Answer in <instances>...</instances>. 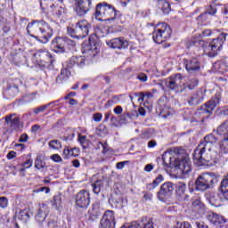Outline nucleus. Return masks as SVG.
Here are the masks:
<instances>
[{"label":"nucleus","mask_w":228,"mask_h":228,"mask_svg":"<svg viewBox=\"0 0 228 228\" xmlns=\"http://www.w3.org/2000/svg\"><path fill=\"white\" fill-rule=\"evenodd\" d=\"M173 152L177 156L176 159H178V163H174L175 160H172L170 152L166 151L162 155V160L165 167L167 168H174L175 167L180 170L183 175H190V174H191V161L190 160V156H188L186 151L182 148H175Z\"/></svg>","instance_id":"f257e3e1"},{"label":"nucleus","mask_w":228,"mask_h":228,"mask_svg":"<svg viewBox=\"0 0 228 228\" xmlns=\"http://www.w3.org/2000/svg\"><path fill=\"white\" fill-rule=\"evenodd\" d=\"M27 33L41 44H47L53 35V28L44 20H34L28 24Z\"/></svg>","instance_id":"f03ea898"},{"label":"nucleus","mask_w":228,"mask_h":228,"mask_svg":"<svg viewBox=\"0 0 228 228\" xmlns=\"http://www.w3.org/2000/svg\"><path fill=\"white\" fill-rule=\"evenodd\" d=\"M212 150L208 148L206 144H199L192 154L194 164L198 165V167H204L210 161L216 163L218 154L215 151H212Z\"/></svg>","instance_id":"7ed1b4c3"},{"label":"nucleus","mask_w":228,"mask_h":228,"mask_svg":"<svg viewBox=\"0 0 228 228\" xmlns=\"http://www.w3.org/2000/svg\"><path fill=\"white\" fill-rule=\"evenodd\" d=\"M92 25L86 20L77 21L73 28H68V33L72 38H85L88 37Z\"/></svg>","instance_id":"20e7f679"},{"label":"nucleus","mask_w":228,"mask_h":228,"mask_svg":"<svg viewBox=\"0 0 228 228\" xmlns=\"http://www.w3.org/2000/svg\"><path fill=\"white\" fill-rule=\"evenodd\" d=\"M153 42L156 44H163L167 42L172 35V29L167 23H159L152 33Z\"/></svg>","instance_id":"39448f33"},{"label":"nucleus","mask_w":228,"mask_h":228,"mask_svg":"<svg viewBox=\"0 0 228 228\" xmlns=\"http://www.w3.org/2000/svg\"><path fill=\"white\" fill-rule=\"evenodd\" d=\"M227 33L222 32L216 38H214L208 45L207 56L209 58L218 56V53L222 51V47H224V44H225V41L227 40Z\"/></svg>","instance_id":"423d86ee"},{"label":"nucleus","mask_w":228,"mask_h":228,"mask_svg":"<svg viewBox=\"0 0 228 228\" xmlns=\"http://www.w3.org/2000/svg\"><path fill=\"white\" fill-rule=\"evenodd\" d=\"M215 183H216V177L215 175L209 173L202 174L196 179V190L198 191H206V190L212 188Z\"/></svg>","instance_id":"0eeeda50"},{"label":"nucleus","mask_w":228,"mask_h":228,"mask_svg":"<svg viewBox=\"0 0 228 228\" xmlns=\"http://www.w3.org/2000/svg\"><path fill=\"white\" fill-rule=\"evenodd\" d=\"M174 183L172 182H166L161 186L159 191L157 192V199L161 202H167L170 197L174 194Z\"/></svg>","instance_id":"6e6552de"},{"label":"nucleus","mask_w":228,"mask_h":228,"mask_svg":"<svg viewBox=\"0 0 228 228\" xmlns=\"http://www.w3.org/2000/svg\"><path fill=\"white\" fill-rule=\"evenodd\" d=\"M75 204L80 209H87L90 206V192L82 190L75 197Z\"/></svg>","instance_id":"1a4fd4ad"},{"label":"nucleus","mask_w":228,"mask_h":228,"mask_svg":"<svg viewBox=\"0 0 228 228\" xmlns=\"http://www.w3.org/2000/svg\"><path fill=\"white\" fill-rule=\"evenodd\" d=\"M100 228H115V212L107 210L100 222Z\"/></svg>","instance_id":"9d476101"},{"label":"nucleus","mask_w":228,"mask_h":228,"mask_svg":"<svg viewBox=\"0 0 228 228\" xmlns=\"http://www.w3.org/2000/svg\"><path fill=\"white\" fill-rule=\"evenodd\" d=\"M90 6H92L91 0H76L75 8L78 17L86 15L90 12Z\"/></svg>","instance_id":"9b49d317"},{"label":"nucleus","mask_w":228,"mask_h":228,"mask_svg":"<svg viewBox=\"0 0 228 228\" xmlns=\"http://www.w3.org/2000/svg\"><path fill=\"white\" fill-rule=\"evenodd\" d=\"M107 45L110 47V49L122 51V49H127L129 47V41L124 37H116L107 41Z\"/></svg>","instance_id":"f8f14e48"},{"label":"nucleus","mask_w":228,"mask_h":228,"mask_svg":"<svg viewBox=\"0 0 228 228\" xmlns=\"http://www.w3.org/2000/svg\"><path fill=\"white\" fill-rule=\"evenodd\" d=\"M37 63L42 67H45L47 63H51V53L47 50H38L34 54Z\"/></svg>","instance_id":"ddd939ff"},{"label":"nucleus","mask_w":228,"mask_h":228,"mask_svg":"<svg viewBox=\"0 0 228 228\" xmlns=\"http://www.w3.org/2000/svg\"><path fill=\"white\" fill-rule=\"evenodd\" d=\"M218 104H220V99L218 97L211 99L199 110L200 115H211L213 110H215Z\"/></svg>","instance_id":"4468645a"},{"label":"nucleus","mask_w":228,"mask_h":228,"mask_svg":"<svg viewBox=\"0 0 228 228\" xmlns=\"http://www.w3.org/2000/svg\"><path fill=\"white\" fill-rule=\"evenodd\" d=\"M183 64L189 73L200 70V61L197 57L184 60Z\"/></svg>","instance_id":"2eb2a0df"},{"label":"nucleus","mask_w":228,"mask_h":228,"mask_svg":"<svg viewBox=\"0 0 228 228\" xmlns=\"http://www.w3.org/2000/svg\"><path fill=\"white\" fill-rule=\"evenodd\" d=\"M204 97H206V89L200 88L189 98L188 104L190 106H198L204 101Z\"/></svg>","instance_id":"dca6fc26"},{"label":"nucleus","mask_w":228,"mask_h":228,"mask_svg":"<svg viewBox=\"0 0 228 228\" xmlns=\"http://www.w3.org/2000/svg\"><path fill=\"white\" fill-rule=\"evenodd\" d=\"M183 79V75L180 73L169 77L168 78L166 79L165 85L169 90H177L179 86H181V81Z\"/></svg>","instance_id":"f3484780"},{"label":"nucleus","mask_w":228,"mask_h":228,"mask_svg":"<svg viewBox=\"0 0 228 228\" xmlns=\"http://www.w3.org/2000/svg\"><path fill=\"white\" fill-rule=\"evenodd\" d=\"M67 40L63 37H57L52 42V50L53 53H65Z\"/></svg>","instance_id":"a211bd4d"},{"label":"nucleus","mask_w":228,"mask_h":228,"mask_svg":"<svg viewBox=\"0 0 228 228\" xmlns=\"http://www.w3.org/2000/svg\"><path fill=\"white\" fill-rule=\"evenodd\" d=\"M97 44H99V37H97V34H93L89 36V45L84 53H89L91 56H95V52L97 50Z\"/></svg>","instance_id":"6ab92c4d"},{"label":"nucleus","mask_w":228,"mask_h":228,"mask_svg":"<svg viewBox=\"0 0 228 228\" xmlns=\"http://www.w3.org/2000/svg\"><path fill=\"white\" fill-rule=\"evenodd\" d=\"M208 220L210 222V224L216 225V227H222V225L225 224V218L215 213L208 214Z\"/></svg>","instance_id":"aec40b11"},{"label":"nucleus","mask_w":228,"mask_h":228,"mask_svg":"<svg viewBox=\"0 0 228 228\" xmlns=\"http://www.w3.org/2000/svg\"><path fill=\"white\" fill-rule=\"evenodd\" d=\"M119 13L118 11L112 7L111 5L107 4V7L105 8V12L103 14L104 20H114L117 19V14Z\"/></svg>","instance_id":"412c9836"},{"label":"nucleus","mask_w":228,"mask_h":228,"mask_svg":"<svg viewBox=\"0 0 228 228\" xmlns=\"http://www.w3.org/2000/svg\"><path fill=\"white\" fill-rule=\"evenodd\" d=\"M92 186L94 193H95V195H99L100 191L104 190V186H108V180L106 178L96 180Z\"/></svg>","instance_id":"4be33fe9"},{"label":"nucleus","mask_w":228,"mask_h":228,"mask_svg":"<svg viewBox=\"0 0 228 228\" xmlns=\"http://www.w3.org/2000/svg\"><path fill=\"white\" fill-rule=\"evenodd\" d=\"M6 124H10L11 129H19L20 127V118L14 115H9L5 117Z\"/></svg>","instance_id":"5701e85b"},{"label":"nucleus","mask_w":228,"mask_h":228,"mask_svg":"<svg viewBox=\"0 0 228 228\" xmlns=\"http://www.w3.org/2000/svg\"><path fill=\"white\" fill-rule=\"evenodd\" d=\"M157 8L159 12H162L164 15L170 13V3L167 0H158Z\"/></svg>","instance_id":"b1692460"},{"label":"nucleus","mask_w":228,"mask_h":228,"mask_svg":"<svg viewBox=\"0 0 228 228\" xmlns=\"http://www.w3.org/2000/svg\"><path fill=\"white\" fill-rule=\"evenodd\" d=\"M69 77H70V70L64 68L61 70L60 75L57 76L56 83L58 85H63V83H65Z\"/></svg>","instance_id":"393cba45"},{"label":"nucleus","mask_w":228,"mask_h":228,"mask_svg":"<svg viewBox=\"0 0 228 228\" xmlns=\"http://www.w3.org/2000/svg\"><path fill=\"white\" fill-rule=\"evenodd\" d=\"M218 142V138L212 134L204 137V141L200 144L206 145L208 149H213V145Z\"/></svg>","instance_id":"a878e982"},{"label":"nucleus","mask_w":228,"mask_h":228,"mask_svg":"<svg viewBox=\"0 0 228 228\" xmlns=\"http://www.w3.org/2000/svg\"><path fill=\"white\" fill-rule=\"evenodd\" d=\"M40 5L45 13H50L54 8V3H53V0H41Z\"/></svg>","instance_id":"bb28decb"},{"label":"nucleus","mask_w":228,"mask_h":228,"mask_svg":"<svg viewBox=\"0 0 228 228\" xmlns=\"http://www.w3.org/2000/svg\"><path fill=\"white\" fill-rule=\"evenodd\" d=\"M217 134L219 136H223V140H225V138H228V121L223 122L218 127H217Z\"/></svg>","instance_id":"cd10ccee"},{"label":"nucleus","mask_w":228,"mask_h":228,"mask_svg":"<svg viewBox=\"0 0 228 228\" xmlns=\"http://www.w3.org/2000/svg\"><path fill=\"white\" fill-rule=\"evenodd\" d=\"M199 86V80L196 78H191L188 80L186 84H183V88L180 89V93L183 94V90H186L188 88L189 90H194L196 86Z\"/></svg>","instance_id":"c85d7f7f"},{"label":"nucleus","mask_w":228,"mask_h":228,"mask_svg":"<svg viewBox=\"0 0 228 228\" xmlns=\"http://www.w3.org/2000/svg\"><path fill=\"white\" fill-rule=\"evenodd\" d=\"M108 4L105 2L100 3L96 5V17H101L102 19L104 18V13L106 12V7Z\"/></svg>","instance_id":"c756f323"},{"label":"nucleus","mask_w":228,"mask_h":228,"mask_svg":"<svg viewBox=\"0 0 228 228\" xmlns=\"http://www.w3.org/2000/svg\"><path fill=\"white\" fill-rule=\"evenodd\" d=\"M50 13L60 19V17H63V15L67 13V10L61 6L54 5L52 11H50Z\"/></svg>","instance_id":"7c9ffc66"},{"label":"nucleus","mask_w":228,"mask_h":228,"mask_svg":"<svg viewBox=\"0 0 228 228\" xmlns=\"http://www.w3.org/2000/svg\"><path fill=\"white\" fill-rule=\"evenodd\" d=\"M31 216H33V213H31L29 208H25L19 213L18 218L22 220V222H28Z\"/></svg>","instance_id":"2f4dec72"},{"label":"nucleus","mask_w":228,"mask_h":228,"mask_svg":"<svg viewBox=\"0 0 228 228\" xmlns=\"http://www.w3.org/2000/svg\"><path fill=\"white\" fill-rule=\"evenodd\" d=\"M45 218H47V212H45V208H39L37 214L36 215L37 222L38 224H44V222H45Z\"/></svg>","instance_id":"473e14b6"},{"label":"nucleus","mask_w":228,"mask_h":228,"mask_svg":"<svg viewBox=\"0 0 228 228\" xmlns=\"http://www.w3.org/2000/svg\"><path fill=\"white\" fill-rule=\"evenodd\" d=\"M5 95H9V97H14L19 94V86L15 85H9L4 91Z\"/></svg>","instance_id":"72a5a7b5"},{"label":"nucleus","mask_w":228,"mask_h":228,"mask_svg":"<svg viewBox=\"0 0 228 228\" xmlns=\"http://www.w3.org/2000/svg\"><path fill=\"white\" fill-rule=\"evenodd\" d=\"M51 203H52L53 208H54L55 209H60V208H61V206H63V201L61 200V194L53 196Z\"/></svg>","instance_id":"f704fd0d"},{"label":"nucleus","mask_w":228,"mask_h":228,"mask_svg":"<svg viewBox=\"0 0 228 228\" xmlns=\"http://www.w3.org/2000/svg\"><path fill=\"white\" fill-rule=\"evenodd\" d=\"M129 98L131 99L132 102L134 99H137L138 102H147L145 98V93H134L129 95Z\"/></svg>","instance_id":"c9c22d12"},{"label":"nucleus","mask_w":228,"mask_h":228,"mask_svg":"<svg viewBox=\"0 0 228 228\" xmlns=\"http://www.w3.org/2000/svg\"><path fill=\"white\" fill-rule=\"evenodd\" d=\"M213 69L216 72H225L227 66L223 61H218L213 64Z\"/></svg>","instance_id":"e433bc0d"},{"label":"nucleus","mask_w":228,"mask_h":228,"mask_svg":"<svg viewBox=\"0 0 228 228\" xmlns=\"http://www.w3.org/2000/svg\"><path fill=\"white\" fill-rule=\"evenodd\" d=\"M35 168H37V170L45 168V161L42 160V156L40 155H38L35 160Z\"/></svg>","instance_id":"4c0bfd02"},{"label":"nucleus","mask_w":228,"mask_h":228,"mask_svg":"<svg viewBox=\"0 0 228 228\" xmlns=\"http://www.w3.org/2000/svg\"><path fill=\"white\" fill-rule=\"evenodd\" d=\"M185 191H186V183H184L183 182H179L177 183L176 193L178 195H180V197H183V195H184Z\"/></svg>","instance_id":"58836bf2"},{"label":"nucleus","mask_w":228,"mask_h":228,"mask_svg":"<svg viewBox=\"0 0 228 228\" xmlns=\"http://www.w3.org/2000/svg\"><path fill=\"white\" fill-rule=\"evenodd\" d=\"M50 149H53L54 151H60L61 149V142L58 140H52L48 142Z\"/></svg>","instance_id":"ea45409f"},{"label":"nucleus","mask_w":228,"mask_h":228,"mask_svg":"<svg viewBox=\"0 0 228 228\" xmlns=\"http://www.w3.org/2000/svg\"><path fill=\"white\" fill-rule=\"evenodd\" d=\"M78 142L82 145L83 149H88V143H90V141H88V138L86 135H78Z\"/></svg>","instance_id":"a19ab883"},{"label":"nucleus","mask_w":228,"mask_h":228,"mask_svg":"<svg viewBox=\"0 0 228 228\" xmlns=\"http://www.w3.org/2000/svg\"><path fill=\"white\" fill-rule=\"evenodd\" d=\"M220 151L224 154H228V137H225L224 140H222L220 143Z\"/></svg>","instance_id":"79ce46f5"},{"label":"nucleus","mask_w":228,"mask_h":228,"mask_svg":"<svg viewBox=\"0 0 228 228\" xmlns=\"http://www.w3.org/2000/svg\"><path fill=\"white\" fill-rule=\"evenodd\" d=\"M132 118L133 116L129 112L124 113L119 118V124H127Z\"/></svg>","instance_id":"37998d69"},{"label":"nucleus","mask_w":228,"mask_h":228,"mask_svg":"<svg viewBox=\"0 0 228 228\" xmlns=\"http://www.w3.org/2000/svg\"><path fill=\"white\" fill-rule=\"evenodd\" d=\"M71 61H75L77 67H85V59L83 57L73 56Z\"/></svg>","instance_id":"c03bdc74"},{"label":"nucleus","mask_w":228,"mask_h":228,"mask_svg":"<svg viewBox=\"0 0 228 228\" xmlns=\"http://www.w3.org/2000/svg\"><path fill=\"white\" fill-rule=\"evenodd\" d=\"M51 104H53V102L37 107L36 109H34V113H36V115H38L39 113H42V111H45V110H47V108H49V106H51Z\"/></svg>","instance_id":"a18cd8bd"},{"label":"nucleus","mask_w":228,"mask_h":228,"mask_svg":"<svg viewBox=\"0 0 228 228\" xmlns=\"http://www.w3.org/2000/svg\"><path fill=\"white\" fill-rule=\"evenodd\" d=\"M215 33H218V30H211V29H204L200 33L201 38H205L206 37H211V35H215Z\"/></svg>","instance_id":"49530a36"},{"label":"nucleus","mask_w":228,"mask_h":228,"mask_svg":"<svg viewBox=\"0 0 228 228\" xmlns=\"http://www.w3.org/2000/svg\"><path fill=\"white\" fill-rule=\"evenodd\" d=\"M140 228H154V225L152 224V221H141L139 223Z\"/></svg>","instance_id":"de8ad7c7"},{"label":"nucleus","mask_w":228,"mask_h":228,"mask_svg":"<svg viewBox=\"0 0 228 228\" xmlns=\"http://www.w3.org/2000/svg\"><path fill=\"white\" fill-rule=\"evenodd\" d=\"M114 201L116 202V204H118V206H120L121 208H124V206H126V204H127V200H124V199H122V196L114 198Z\"/></svg>","instance_id":"09e8293b"},{"label":"nucleus","mask_w":228,"mask_h":228,"mask_svg":"<svg viewBox=\"0 0 228 228\" xmlns=\"http://www.w3.org/2000/svg\"><path fill=\"white\" fill-rule=\"evenodd\" d=\"M219 190L220 191L228 190V175L222 180Z\"/></svg>","instance_id":"8fccbe9b"},{"label":"nucleus","mask_w":228,"mask_h":228,"mask_svg":"<svg viewBox=\"0 0 228 228\" xmlns=\"http://www.w3.org/2000/svg\"><path fill=\"white\" fill-rule=\"evenodd\" d=\"M192 208L194 211H199V209H202L204 205L200 202V200H196L192 202Z\"/></svg>","instance_id":"3c124183"},{"label":"nucleus","mask_w":228,"mask_h":228,"mask_svg":"<svg viewBox=\"0 0 228 228\" xmlns=\"http://www.w3.org/2000/svg\"><path fill=\"white\" fill-rule=\"evenodd\" d=\"M175 228H192L191 224L188 222H183V223H179L177 222L176 224L175 225Z\"/></svg>","instance_id":"603ef678"},{"label":"nucleus","mask_w":228,"mask_h":228,"mask_svg":"<svg viewBox=\"0 0 228 228\" xmlns=\"http://www.w3.org/2000/svg\"><path fill=\"white\" fill-rule=\"evenodd\" d=\"M0 208H2L3 209L8 208V198L0 197Z\"/></svg>","instance_id":"864d4df0"},{"label":"nucleus","mask_w":228,"mask_h":228,"mask_svg":"<svg viewBox=\"0 0 228 228\" xmlns=\"http://www.w3.org/2000/svg\"><path fill=\"white\" fill-rule=\"evenodd\" d=\"M207 199L208 200V202H209V204H211V206H215V207L218 206L216 198H215V194H210V196L208 197Z\"/></svg>","instance_id":"5fc2aeb1"},{"label":"nucleus","mask_w":228,"mask_h":228,"mask_svg":"<svg viewBox=\"0 0 228 228\" xmlns=\"http://www.w3.org/2000/svg\"><path fill=\"white\" fill-rule=\"evenodd\" d=\"M50 159H52L55 163H61V161H63V159H61V157L60 155H58V154L52 155L50 157Z\"/></svg>","instance_id":"6e6d98bb"},{"label":"nucleus","mask_w":228,"mask_h":228,"mask_svg":"<svg viewBox=\"0 0 228 228\" xmlns=\"http://www.w3.org/2000/svg\"><path fill=\"white\" fill-rule=\"evenodd\" d=\"M164 179L165 178L163 177V175H159L158 177L152 183L157 186H159V184L163 183Z\"/></svg>","instance_id":"4d7b16f0"},{"label":"nucleus","mask_w":228,"mask_h":228,"mask_svg":"<svg viewBox=\"0 0 228 228\" xmlns=\"http://www.w3.org/2000/svg\"><path fill=\"white\" fill-rule=\"evenodd\" d=\"M69 156L73 158H76V156H79V149L78 148L70 149Z\"/></svg>","instance_id":"13d9d810"},{"label":"nucleus","mask_w":228,"mask_h":228,"mask_svg":"<svg viewBox=\"0 0 228 228\" xmlns=\"http://www.w3.org/2000/svg\"><path fill=\"white\" fill-rule=\"evenodd\" d=\"M129 163L128 160L126 161H122V162H118L116 165V168L118 170H122V168H124V167H126V165H127Z\"/></svg>","instance_id":"bf43d9fd"},{"label":"nucleus","mask_w":228,"mask_h":228,"mask_svg":"<svg viewBox=\"0 0 228 228\" xmlns=\"http://www.w3.org/2000/svg\"><path fill=\"white\" fill-rule=\"evenodd\" d=\"M76 61H72V58H70L68 62H66V68L69 70V69H72V67H76Z\"/></svg>","instance_id":"052dcab7"},{"label":"nucleus","mask_w":228,"mask_h":228,"mask_svg":"<svg viewBox=\"0 0 228 228\" xmlns=\"http://www.w3.org/2000/svg\"><path fill=\"white\" fill-rule=\"evenodd\" d=\"M93 119L94 122H101V120H102V115L101 113H94L93 115Z\"/></svg>","instance_id":"680f3d73"},{"label":"nucleus","mask_w":228,"mask_h":228,"mask_svg":"<svg viewBox=\"0 0 228 228\" xmlns=\"http://www.w3.org/2000/svg\"><path fill=\"white\" fill-rule=\"evenodd\" d=\"M23 167H25V168H30V167H33V159H28L24 162Z\"/></svg>","instance_id":"e2e57ef3"},{"label":"nucleus","mask_w":228,"mask_h":228,"mask_svg":"<svg viewBox=\"0 0 228 228\" xmlns=\"http://www.w3.org/2000/svg\"><path fill=\"white\" fill-rule=\"evenodd\" d=\"M207 13H208V15H215V13H216V8L212 7L211 5L208 7V9L207 10Z\"/></svg>","instance_id":"0e129e2a"},{"label":"nucleus","mask_w":228,"mask_h":228,"mask_svg":"<svg viewBox=\"0 0 228 228\" xmlns=\"http://www.w3.org/2000/svg\"><path fill=\"white\" fill-rule=\"evenodd\" d=\"M137 79L145 83V81H147V76L145 75V73H141L137 76Z\"/></svg>","instance_id":"69168bd1"},{"label":"nucleus","mask_w":228,"mask_h":228,"mask_svg":"<svg viewBox=\"0 0 228 228\" xmlns=\"http://www.w3.org/2000/svg\"><path fill=\"white\" fill-rule=\"evenodd\" d=\"M16 157H17V152H15L14 151H12L7 154V159H13Z\"/></svg>","instance_id":"338daca9"},{"label":"nucleus","mask_w":228,"mask_h":228,"mask_svg":"<svg viewBox=\"0 0 228 228\" xmlns=\"http://www.w3.org/2000/svg\"><path fill=\"white\" fill-rule=\"evenodd\" d=\"M152 197H153L152 193H151V192H144L143 199L145 200H152Z\"/></svg>","instance_id":"774afa93"}]
</instances>
